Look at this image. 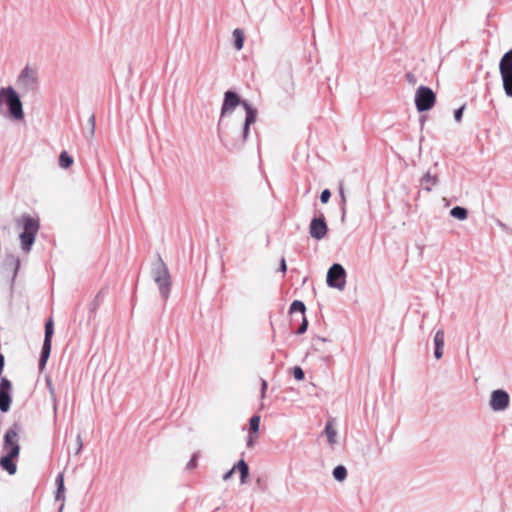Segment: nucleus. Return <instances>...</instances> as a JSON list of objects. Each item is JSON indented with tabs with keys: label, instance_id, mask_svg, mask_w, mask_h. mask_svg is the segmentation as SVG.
<instances>
[{
	"label": "nucleus",
	"instance_id": "49530a36",
	"mask_svg": "<svg viewBox=\"0 0 512 512\" xmlns=\"http://www.w3.org/2000/svg\"><path fill=\"white\" fill-rule=\"evenodd\" d=\"M63 507H64V504H62V505L60 506L59 512H61V511H62Z\"/></svg>",
	"mask_w": 512,
	"mask_h": 512
},
{
	"label": "nucleus",
	"instance_id": "6ab92c4d",
	"mask_svg": "<svg viewBox=\"0 0 512 512\" xmlns=\"http://www.w3.org/2000/svg\"><path fill=\"white\" fill-rule=\"evenodd\" d=\"M105 293H106V289L105 288H102L97 294L96 296L94 297V299L92 300V302L90 303L89 305V309H90V312L91 313H95L97 311V309L100 307L101 303H102V300L105 296Z\"/></svg>",
	"mask_w": 512,
	"mask_h": 512
},
{
	"label": "nucleus",
	"instance_id": "f8f14e48",
	"mask_svg": "<svg viewBox=\"0 0 512 512\" xmlns=\"http://www.w3.org/2000/svg\"><path fill=\"white\" fill-rule=\"evenodd\" d=\"M328 232V226L325 217L321 214L319 217H314L309 225V234L316 240L323 239Z\"/></svg>",
	"mask_w": 512,
	"mask_h": 512
},
{
	"label": "nucleus",
	"instance_id": "473e14b6",
	"mask_svg": "<svg viewBox=\"0 0 512 512\" xmlns=\"http://www.w3.org/2000/svg\"><path fill=\"white\" fill-rule=\"evenodd\" d=\"M307 328H308V321H307L306 317L303 316L302 322H301L299 328L297 329L296 334L300 335V334L305 333L307 331Z\"/></svg>",
	"mask_w": 512,
	"mask_h": 512
},
{
	"label": "nucleus",
	"instance_id": "e433bc0d",
	"mask_svg": "<svg viewBox=\"0 0 512 512\" xmlns=\"http://www.w3.org/2000/svg\"><path fill=\"white\" fill-rule=\"evenodd\" d=\"M76 442L78 443V447H76L75 454H79L83 447L82 438L80 434L77 435Z\"/></svg>",
	"mask_w": 512,
	"mask_h": 512
},
{
	"label": "nucleus",
	"instance_id": "f3484780",
	"mask_svg": "<svg viewBox=\"0 0 512 512\" xmlns=\"http://www.w3.org/2000/svg\"><path fill=\"white\" fill-rule=\"evenodd\" d=\"M35 234L22 232L20 234L21 248L25 252H29L35 241Z\"/></svg>",
	"mask_w": 512,
	"mask_h": 512
},
{
	"label": "nucleus",
	"instance_id": "a878e982",
	"mask_svg": "<svg viewBox=\"0 0 512 512\" xmlns=\"http://www.w3.org/2000/svg\"><path fill=\"white\" fill-rule=\"evenodd\" d=\"M421 182L423 185H425V189L427 191L431 190V186L436 185L437 183V177L435 175H431L429 172H427L421 179Z\"/></svg>",
	"mask_w": 512,
	"mask_h": 512
},
{
	"label": "nucleus",
	"instance_id": "6e6552de",
	"mask_svg": "<svg viewBox=\"0 0 512 512\" xmlns=\"http://www.w3.org/2000/svg\"><path fill=\"white\" fill-rule=\"evenodd\" d=\"M53 334H54V323H53L52 318H49L45 323L44 341H43L41 354H40V358H39V363H38L40 371H42L45 368L48 358L50 356Z\"/></svg>",
	"mask_w": 512,
	"mask_h": 512
},
{
	"label": "nucleus",
	"instance_id": "5701e85b",
	"mask_svg": "<svg viewBox=\"0 0 512 512\" xmlns=\"http://www.w3.org/2000/svg\"><path fill=\"white\" fill-rule=\"evenodd\" d=\"M234 46L237 50H241L244 45V33L241 29L237 28L233 31Z\"/></svg>",
	"mask_w": 512,
	"mask_h": 512
},
{
	"label": "nucleus",
	"instance_id": "b1692460",
	"mask_svg": "<svg viewBox=\"0 0 512 512\" xmlns=\"http://www.w3.org/2000/svg\"><path fill=\"white\" fill-rule=\"evenodd\" d=\"M56 485H57V491H56L55 498H56V500L63 499L65 487H64V476L62 473H60L56 477Z\"/></svg>",
	"mask_w": 512,
	"mask_h": 512
},
{
	"label": "nucleus",
	"instance_id": "bb28decb",
	"mask_svg": "<svg viewBox=\"0 0 512 512\" xmlns=\"http://www.w3.org/2000/svg\"><path fill=\"white\" fill-rule=\"evenodd\" d=\"M73 164V158L66 152L62 151L59 156V165L61 168L67 169Z\"/></svg>",
	"mask_w": 512,
	"mask_h": 512
},
{
	"label": "nucleus",
	"instance_id": "f03ea898",
	"mask_svg": "<svg viewBox=\"0 0 512 512\" xmlns=\"http://www.w3.org/2000/svg\"><path fill=\"white\" fill-rule=\"evenodd\" d=\"M20 431V424L15 422L4 434L3 450L5 455L0 458V466L9 475H14L17 471L15 460L19 457L20 453L18 436Z\"/></svg>",
	"mask_w": 512,
	"mask_h": 512
},
{
	"label": "nucleus",
	"instance_id": "a211bd4d",
	"mask_svg": "<svg viewBox=\"0 0 512 512\" xmlns=\"http://www.w3.org/2000/svg\"><path fill=\"white\" fill-rule=\"evenodd\" d=\"M234 467H236V470H238L239 474H240V481L242 484H245L247 482V479H248V476H249V466L248 464L245 462V460L243 459H240L236 465H234Z\"/></svg>",
	"mask_w": 512,
	"mask_h": 512
},
{
	"label": "nucleus",
	"instance_id": "f257e3e1",
	"mask_svg": "<svg viewBox=\"0 0 512 512\" xmlns=\"http://www.w3.org/2000/svg\"><path fill=\"white\" fill-rule=\"evenodd\" d=\"M245 118L232 120L219 119L217 135L223 146L229 151L241 150L250 133V126L256 122L257 110L250 103H244Z\"/></svg>",
	"mask_w": 512,
	"mask_h": 512
},
{
	"label": "nucleus",
	"instance_id": "c03bdc74",
	"mask_svg": "<svg viewBox=\"0 0 512 512\" xmlns=\"http://www.w3.org/2000/svg\"><path fill=\"white\" fill-rule=\"evenodd\" d=\"M498 224H499V225H500V227H502L503 229H505V228H506V225H505V224H503L501 221H498Z\"/></svg>",
	"mask_w": 512,
	"mask_h": 512
},
{
	"label": "nucleus",
	"instance_id": "4be33fe9",
	"mask_svg": "<svg viewBox=\"0 0 512 512\" xmlns=\"http://www.w3.org/2000/svg\"><path fill=\"white\" fill-rule=\"evenodd\" d=\"M325 434L327 436V441L329 442V444L334 445L337 443V431L330 421L327 422L325 426Z\"/></svg>",
	"mask_w": 512,
	"mask_h": 512
},
{
	"label": "nucleus",
	"instance_id": "79ce46f5",
	"mask_svg": "<svg viewBox=\"0 0 512 512\" xmlns=\"http://www.w3.org/2000/svg\"><path fill=\"white\" fill-rule=\"evenodd\" d=\"M406 79L408 80V82H410V83H412V84L416 83V78H415V76H414L413 74H411V73H407V74H406Z\"/></svg>",
	"mask_w": 512,
	"mask_h": 512
},
{
	"label": "nucleus",
	"instance_id": "37998d69",
	"mask_svg": "<svg viewBox=\"0 0 512 512\" xmlns=\"http://www.w3.org/2000/svg\"><path fill=\"white\" fill-rule=\"evenodd\" d=\"M254 445V440L251 434L249 433L248 439H247V446L252 447Z\"/></svg>",
	"mask_w": 512,
	"mask_h": 512
},
{
	"label": "nucleus",
	"instance_id": "a19ab883",
	"mask_svg": "<svg viewBox=\"0 0 512 512\" xmlns=\"http://www.w3.org/2000/svg\"><path fill=\"white\" fill-rule=\"evenodd\" d=\"M4 364H5V357L3 354H0V375L3 373Z\"/></svg>",
	"mask_w": 512,
	"mask_h": 512
},
{
	"label": "nucleus",
	"instance_id": "39448f33",
	"mask_svg": "<svg viewBox=\"0 0 512 512\" xmlns=\"http://www.w3.org/2000/svg\"><path fill=\"white\" fill-rule=\"evenodd\" d=\"M16 85L21 90L22 94L35 92L39 86L37 70L25 66L17 77Z\"/></svg>",
	"mask_w": 512,
	"mask_h": 512
},
{
	"label": "nucleus",
	"instance_id": "20e7f679",
	"mask_svg": "<svg viewBox=\"0 0 512 512\" xmlns=\"http://www.w3.org/2000/svg\"><path fill=\"white\" fill-rule=\"evenodd\" d=\"M151 276L158 286L161 297L167 300L171 290V276L167 265L159 254L151 264Z\"/></svg>",
	"mask_w": 512,
	"mask_h": 512
},
{
	"label": "nucleus",
	"instance_id": "ddd939ff",
	"mask_svg": "<svg viewBox=\"0 0 512 512\" xmlns=\"http://www.w3.org/2000/svg\"><path fill=\"white\" fill-rule=\"evenodd\" d=\"M11 389L12 384L11 382L6 378L2 377L0 380V411L1 412H7L10 409L11 405Z\"/></svg>",
	"mask_w": 512,
	"mask_h": 512
},
{
	"label": "nucleus",
	"instance_id": "58836bf2",
	"mask_svg": "<svg viewBox=\"0 0 512 512\" xmlns=\"http://www.w3.org/2000/svg\"><path fill=\"white\" fill-rule=\"evenodd\" d=\"M267 386H268L267 381L262 379L261 380V398L265 397Z\"/></svg>",
	"mask_w": 512,
	"mask_h": 512
},
{
	"label": "nucleus",
	"instance_id": "2f4dec72",
	"mask_svg": "<svg viewBox=\"0 0 512 512\" xmlns=\"http://www.w3.org/2000/svg\"><path fill=\"white\" fill-rule=\"evenodd\" d=\"M293 376L296 380L301 381L305 378V373L301 367L295 366L293 368Z\"/></svg>",
	"mask_w": 512,
	"mask_h": 512
},
{
	"label": "nucleus",
	"instance_id": "1a4fd4ad",
	"mask_svg": "<svg viewBox=\"0 0 512 512\" xmlns=\"http://www.w3.org/2000/svg\"><path fill=\"white\" fill-rule=\"evenodd\" d=\"M326 282L331 288L343 290L346 285V271L344 267L339 263H334L327 272Z\"/></svg>",
	"mask_w": 512,
	"mask_h": 512
},
{
	"label": "nucleus",
	"instance_id": "412c9836",
	"mask_svg": "<svg viewBox=\"0 0 512 512\" xmlns=\"http://www.w3.org/2000/svg\"><path fill=\"white\" fill-rule=\"evenodd\" d=\"M5 267L6 268H11L14 272V276H16L18 270H19V267H20V260L18 257L14 256V255H8L6 256L5 258Z\"/></svg>",
	"mask_w": 512,
	"mask_h": 512
},
{
	"label": "nucleus",
	"instance_id": "9b49d317",
	"mask_svg": "<svg viewBox=\"0 0 512 512\" xmlns=\"http://www.w3.org/2000/svg\"><path fill=\"white\" fill-rule=\"evenodd\" d=\"M510 403V396L507 391L497 389L492 391L490 395L489 405L493 411H504L508 408Z\"/></svg>",
	"mask_w": 512,
	"mask_h": 512
},
{
	"label": "nucleus",
	"instance_id": "7c9ffc66",
	"mask_svg": "<svg viewBox=\"0 0 512 512\" xmlns=\"http://www.w3.org/2000/svg\"><path fill=\"white\" fill-rule=\"evenodd\" d=\"M327 340L325 338H321V337H317L313 340V344H312V347L315 351H322L323 348H322V345L326 342Z\"/></svg>",
	"mask_w": 512,
	"mask_h": 512
},
{
	"label": "nucleus",
	"instance_id": "72a5a7b5",
	"mask_svg": "<svg viewBox=\"0 0 512 512\" xmlns=\"http://www.w3.org/2000/svg\"><path fill=\"white\" fill-rule=\"evenodd\" d=\"M331 197V192L329 189H324L320 194V201L323 204L328 203L329 199Z\"/></svg>",
	"mask_w": 512,
	"mask_h": 512
},
{
	"label": "nucleus",
	"instance_id": "a18cd8bd",
	"mask_svg": "<svg viewBox=\"0 0 512 512\" xmlns=\"http://www.w3.org/2000/svg\"><path fill=\"white\" fill-rule=\"evenodd\" d=\"M48 386H49V388H50V392H51V393H53V389H52V387H51L50 382H48Z\"/></svg>",
	"mask_w": 512,
	"mask_h": 512
},
{
	"label": "nucleus",
	"instance_id": "0eeeda50",
	"mask_svg": "<svg viewBox=\"0 0 512 512\" xmlns=\"http://www.w3.org/2000/svg\"><path fill=\"white\" fill-rule=\"evenodd\" d=\"M436 102V95L427 86H419L415 93V105L419 112L428 111L433 108Z\"/></svg>",
	"mask_w": 512,
	"mask_h": 512
},
{
	"label": "nucleus",
	"instance_id": "4c0bfd02",
	"mask_svg": "<svg viewBox=\"0 0 512 512\" xmlns=\"http://www.w3.org/2000/svg\"><path fill=\"white\" fill-rule=\"evenodd\" d=\"M286 270H287L286 260L284 257H282L280 260V263H279V271H281L284 274L286 272Z\"/></svg>",
	"mask_w": 512,
	"mask_h": 512
},
{
	"label": "nucleus",
	"instance_id": "aec40b11",
	"mask_svg": "<svg viewBox=\"0 0 512 512\" xmlns=\"http://www.w3.org/2000/svg\"><path fill=\"white\" fill-rule=\"evenodd\" d=\"M451 217L464 221L468 217V210L461 206H455L450 210Z\"/></svg>",
	"mask_w": 512,
	"mask_h": 512
},
{
	"label": "nucleus",
	"instance_id": "423d86ee",
	"mask_svg": "<svg viewBox=\"0 0 512 512\" xmlns=\"http://www.w3.org/2000/svg\"><path fill=\"white\" fill-rule=\"evenodd\" d=\"M499 71L504 92L508 97H512V49L502 56L499 62Z\"/></svg>",
	"mask_w": 512,
	"mask_h": 512
},
{
	"label": "nucleus",
	"instance_id": "2eb2a0df",
	"mask_svg": "<svg viewBox=\"0 0 512 512\" xmlns=\"http://www.w3.org/2000/svg\"><path fill=\"white\" fill-rule=\"evenodd\" d=\"M23 229L25 233L37 234L39 230V223L36 219L32 218L30 215H23Z\"/></svg>",
	"mask_w": 512,
	"mask_h": 512
},
{
	"label": "nucleus",
	"instance_id": "f704fd0d",
	"mask_svg": "<svg viewBox=\"0 0 512 512\" xmlns=\"http://www.w3.org/2000/svg\"><path fill=\"white\" fill-rule=\"evenodd\" d=\"M197 458L198 454L194 453L190 459V461L186 465V469L191 470L197 466Z\"/></svg>",
	"mask_w": 512,
	"mask_h": 512
},
{
	"label": "nucleus",
	"instance_id": "393cba45",
	"mask_svg": "<svg viewBox=\"0 0 512 512\" xmlns=\"http://www.w3.org/2000/svg\"><path fill=\"white\" fill-rule=\"evenodd\" d=\"M333 477L335 480L342 482L347 477V469L343 465H338L333 469Z\"/></svg>",
	"mask_w": 512,
	"mask_h": 512
},
{
	"label": "nucleus",
	"instance_id": "c9c22d12",
	"mask_svg": "<svg viewBox=\"0 0 512 512\" xmlns=\"http://www.w3.org/2000/svg\"><path fill=\"white\" fill-rule=\"evenodd\" d=\"M464 109H465V106L463 105L454 111V119L456 122L461 121Z\"/></svg>",
	"mask_w": 512,
	"mask_h": 512
},
{
	"label": "nucleus",
	"instance_id": "cd10ccee",
	"mask_svg": "<svg viewBox=\"0 0 512 512\" xmlns=\"http://www.w3.org/2000/svg\"><path fill=\"white\" fill-rule=\"evenodd\" d=\"M338 191H339V195L341 198V211H342L341 218H342V221H344L345 215H346V195H345L344 185L342 182L339 183Z\"/></svg>",
	"mask_w": 512,
	"mask_h": 512
},
{
	"label": "nucleus",
	"instance_id": "9d476101",
	"mask_svg": "<svg viewBox=\"0 0 512 512\" xmlns=\"http://www.w3.org/2000/svg\"><path fill=\"white\" fill-rule=\"evenodd\" d=\"M244 103H249L247 100H242L240 96L232 91L228 90L224 93L223 103L221 107L220 118L225 120V118L232 114L237 106L241 105L244 108Z\"/></svg>",
	"mask_w": 512,
	"mask_h": 512
},
{
	"label": "nucleus",
	"instance_id": "7ed1b4c3",
	"mask_svg": "<svg viewBox=\"0 0 512 512\" xmlns=\"http://www.w3.org/2000/svg\"><path fill=\"white\" fill-rule=\"evenodd\" d=\"M3 105L7 107L11 118L15 120H22L24 118L20 96L12 86L0 88V115H6Z\"/></svg>",
	"mask_w": 512,
	"mask_h": 512
},
{
	"label": "nucleus",
	"instance_id": "c85d7f7f",
	"mask_svg": "<svg viewBox=\"0 0 512 512\" xmlns=\"http://www.w3.org/2000/svg\"><path fill=\"white\" fill-rule=\"evenodd\" d=\"M249 432L251 433H257L259 431L260 426V416L259 415H253L250 418L249 421Z\"/></svg>",
	"mask_w": 512,
	"mask_h": 512
},
{
	"label": "nucleus",
	"instance_id": "c756f323",
	"mask_svg": "<svg viewBox=\"0 0 512 512\" xmlns=\"http://www.w3.org/2000/svg\"><path fill=\"white\" fill-rule=\"evenodd\" d=\"M306 311L305 304L300 300H294L290 306V313L300 312L304 314Z\"/></svg>",
	"mask_w": 512,
	"mask_h": 512
},
{
	"label": "nucleus",
	"instance_id": "4468645a",
	"mask_svg": "<svg viewBox=\"0 0 512 512\" xmlns=\"http://www.w3.org/2000/svg\"><path fill=\"white\" fill-rule=\"evenodd\" d=\"M445 334L442 329L438 330L434 335V356L436 359H440L443 356Z\"/></svg>",
	"mask_w": 512,
	"mask_h": 512
},
{
	"label": "nucleus",
	"instance_id": "ea45409f",
	"mask_svg": "<svg viewBox=\"0 0 512 512\" xmlns=\"http://www.w3.org/2000/svg\"><path fill=\"white\" fill-rule=\"evenodd\" d=\"M235 470H236V467H234V466H233L229 471H227V472L223 475V480H224V481L229 480V479L232 477V475H233V473L235 472Z\"/></svg>",
	"mask_w": 512,
	"mask_h": 512
},
{
	"label": "nucleus",
	"instance_id": "dca6fc26",
	"mask_svg": "<svg viewBox=\"0 0 512 512\" xmlns=\"http://www.w3.org/2000/svg\"><path fill=\"white\" fill-rule=\"evenodd\" d=\"M96 118L95 114L92 113L89 116L87 127L84 129V136L88 142H91L95 136Z\"/></svg>",
	"mask_w": 512,
	"mask_h": 512
}]
</instances>
